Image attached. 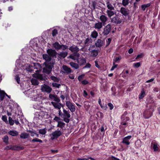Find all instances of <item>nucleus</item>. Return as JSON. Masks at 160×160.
Here are the masks:
<instances>
[{"label": "nucleus", "instance_id": "29", "mask_svg": "<svg viewBox=\"0 0 160 160\" xmlns=\"http://www.w3.org/2000/svg\"><path fill=\"white\" fill-rule=\"evenodd\" d=\"M29 136V135L26 132H22L20 135V137L22 139H25L27 138Z\"/></svg>", "mask_w": 160, "mask_h": 160}, {"label": "nucleus", "instance_id": "33", "mask_svg": "<svg viewBox=\"0 0 160 160\" xmlns=\"http://www.w3.org/2000/svg\"><path fill=\"white\" fill-rule=\"evenodd\" d=\"M65 123L61 121L58 122L57 126V127H59L61 128V130L62 129L65 127Z\"/></svg>", "mask_w": 160, "mask_h": 160}, {"label": "nucleus", "instance_id": "38", "mask_svg": "<svg viewBox=\"0 0 160 160\" xmlns=\"http://www.w3.org/2000/svg\"><path fill=\"white\" fill-rule=\"evenodd\" d=\"M31 82L32 85H37L39 84L38 80L35 78H32L31 80Z\"/></svg>", "mask_w": 160, "mask_h": 160}, {"label": "nucleus", "instance_id": "45", "mask_svg": "<svg viewBox=\"0 0 160 160\" xmlns=\"http://www.w3.org/2000/svg\"><path fill=\"white\" fill-rule=\"evenodd\" d=\"M127 124V123H126V122L122 121L121 123V126H121L122 128H125L126 127V125Z\"/></svg>", "mask_w": 160, "mask_h": 160}, {"label": "nucleus", "instance_id": "57", "mask_svg": "<svg viewBox=\"0 0 160 160\" xmlns=\"http://www.w3.org/2000/svg\"><path fill=\"white\" fill-rule=\"evenodd\" d=\"M15 79L18 84L20 83V78L18 75H16L15 77Z\"/></svg>", "mask_w": 160, "mask_h": 160}, {"label": "nucleus", "instance_id": "21", "mask_svg": "<svg viewBox=\"0 0 160 160\" xmlns=\"http://www.w3.org/2000/svg\"><path fill=\"white\" fill-rule=\"evenodd\" d=\"M103 24L100 22H98L95 24L94 28L98 30H100L102 27Z\"/></svg>", "mask_w": 160, "mask_h": 160}, {"label": "nucleus", "instance_id": "49", "mask_svg": "<svg viewBox=\"0 0 160 160\" xmlns=\"http://www.w3.org/2000/svg\"><path fill=\"white\" fill-rule=\"evenodd\" d=\"M32 141V142H38L40 143L42 142V141L41 140L39 139L38 138H34L33 139Z\"/></svg>", "mask_w": 160, "mask_h": 160}, {"label": "nucleus", "instance_id": "48", "mask_svg": "<svg viewBox=\"0 0 160 160\" xmlns=\"http://www.w3.org/2000/svg\"><path fill=\"white\" fill-rule=\"evenodd\" d=\"M2 120L5 122L6 123H8V121L7 120V117L6 115L2 116Z\"/></svg>", "mask_w": 160, "mask_h": 160}, {"label": "nucleus", "instance_id": "14", "mask_svg": "<svg viewBox=\"0 0 160 160\" xmlns=\"http://www.w3.org/2000/svg\"><path fill=\"white\" fill-rule=\"evenodd\" d=\"M80 57V54L78 52H74L69 56L70 58L73 60H76L77 61L79 60V58Z\"/></svg>", "mask_w": 160, "mask_h": 160}, {"label": "nucleus", "instance_id": "51", "mask_svg": "<svg viewBox=\"0 0 160 160\" xmlns=\"http://www.w3.org/2000/svg\"><path fill=\"white\" fill-rule=\"evenodd\" d=\"M53 100L54 101L56 102H59L60 101L59 98H58L56 95Z\"/></svg>", "mask_w": 160, "mask_h": 160}, {"label": "nucleus", "instance_id": "25", "mask_svg": "<svg viewBox=\"0 0 160 160\" xmlns=\"http://www.w3.org/2000/svg\"><path fill=\"white\" fill-rule=\"evenodd\" d=\"M72 52H78L79 51V48L77 46L72 45L69 48Z\"/></svg>", "mask_w": 160, "mask_h": 160}, {"label": "nucleus", "instance_id": "7", "mask_svg": "<svg viewBox=\"0 0 160 160\" xmlns=\"http://www.w3.org/2000/svg\"><path fill=\"white\" fill-rule=\"evenodd\" d=\"M23 149V148L20 147L17 145L15 146H6L5 149L6 150H22Z\"/></svg>", "mask_w": 160, "mask_h": 160}, {"label": "nucleus", "instance_id": "63", "mask_svg": "<svg viewBox=\"0 0 160 160\" xmlns=\"http://www.w3.org/2000/svg\"><path fill=\"white\" fill-rule=\"evenodd\" d=\"M91 66V64L89 63H87L86 64L85 66L83 68H90Z\"/></svg>", "mask_w": 160, "mask_h": 160}, {"label": "nucleus", "instance_id": "28", "mask_svg": "<svg viewBox=\"0 0 160 160\" xmlns=\"http://www.w3.org/2000/svg\"><path fill=\"white\" fill-rule=\"evenodd\" d=\"M92 39L90 38H87L84 41V43L86 46L89 45L92 42Z\"/></svg>", "mask_w": 160, "mask_h": 160}, {"label": "nucleus", "instance_id": "31", "mask_svg": "<svg viewBox=\"0 0 160 160\" xmlns=\"http://www.w3.org/2000/svg\"><path fill=\"white\" fill-rule=\"evenodd\" d=\"M58 57L60 58H65L68 55V52H60L58 54Z\"/></svg>", "mask_w": 160, "mask_h": 160}, {"label": "nucleus", "instance_id": "13", "mask_svg": "<svg viewBox=\"0 0 160 160\" xmlns=\"http://www.w3.org/2000/svg\"><path fill=\"white\" fill-rule=\"evenodd\" d=\"M111 29V26L110 24L107 25L104 28L103 34L104 35H107L110 32Z\"/></svg>", "mask_w": 160, "mask_h": 160}, {"label": "nucleus", "instance_id": "17", "mask_svg": "<svg viewBox=\"0 0 160 160\" xmlns=\"http://www.w3.org/2000/svg\"><path fill=\"white\" fill-rule=\"evenodd\" d=\"M36 91L33 90H30L27 91V94H28V97L32 98L35 94H36Z\"/></svg>", "mask_w": 160, "mask_h": 160}, {"label": "nucleus", "instance_id": "24", "mask_svg": "<svg viewBox=\"0 0 160 160\" xmlns=\"http://www.w3.org/2000/svg\"><path fill=\"white\" fill-rule=\"evenodd\" d=\"M32 99L35 101H39L41 100V95L39 93H37L36 92V94H35V95L34 96Z\"/></svg>", "mask_w": 160, "mask_h": 160}, {"label": "nucleus", "instance_id": "56", "mask_svg": "<svg viewBox=\"0 0 160 160\" xmlns=\"http://www.w3.org/2000/svg\"><path fill=\"white\" fill-rule=\"evenodd\" d=\"M118 65L117 64H115V63H114V62H113V65H112L111 68V71L113 70L115 68H116L117 67Z\"/></svg>", "mask_w": 160, "mask_h": 160}, {"label": "nucleus", "instance_id": "3", "mask_svg": "<svg viewBox=\"0 0 160 160\" xmlns=\"http://www.w3.org/2000/svg\"><path fill=\"white\" fill-rule=\"evenodd\" d=\"M62 134V132L61 129L59 130V128H58L57 130L52 132V134L50 135L51 139V140H53L55 138H57L61 136Z\"/></svg>", "mask_w": 160, "mask_h": 160}, {"label": "nucleus", "instance_id": "9", "mask_svg": "<svg viewBox=\"0 0 160 160\" xmlns=\"http://www.w3.org/2000/svg\"><path fill=\"white\" fill-rule=\"evenodd\" d=\"M72 71L70 68L65 65L62 66V72L63 73L68 74L70 73Z\"/></svg>", "mask_w": 160, "mask_h": 160}, {"label": "nucleus", "instance_id": "18", "mask_svg": "<svg viewBox=\"0 0 160 160\" xmlns=\"http://www.w3.org/2000/svg\"><path fill=\"white\" fill-rule=\"evenodd\" d=\"M104 44L103 41L101 39H98L95 42V46L98 48H101Z\"/></svg>", "mask_w": 160, "mask_h": 160}, {"label": "nucleus", "instance_id": "39", "mask_svg": "<svg viewBox=\"0 0 160 160\" xmlns=\"http://www.w3.org/2000/svg\"><path fill=\"white\" fill-rule=\"evenodd\" d=\"M135 146L137 148H139L142 145L141 141L140 140H137L135 143Z\"/></svg>", "mask_w": 160, "mask_h": 160}, {"label": "nucleus", "instance_id": "22", "mask_svg": "<svg viewBox=\"0 0 160 160\" xmlns=\"http://www.w3.org/2000/svg\"><path fill=\"white\" fill-rule=\"evenodd\" d=\"M51 103L53 106L54 108L58 109H60L62 106V104L59 102H52Z\"/></svg>", "mask_w": 160, "mask_h": 160}, {"label": "nucleus", "instance_id": "10", "mask_svg": "<svg viewBox=\"0 0 160 160\" xmlns=\"http://www.w3.org/2000/svg\"><path fill=\"white\" fill-rule=\"evenodd\" d=\"M110 19L111 22L117 24H120L122 22V20L117 16L111 18Z\"/></svg>", "mask_w": 160, "mask_h": 160}, {"label": "nucleus", "instance_id": "32", "mask_svg": "<svg viewBox=\"0 0 160 160\" xmlns=\"http://www.w3.org/2000/svg\"><path fill=\"white\" fill-rule=\"evenodd\" d=\"M106 4L107 7L108 8V10H114V8L112 6L111 3L109 2H107Z\"/></svg>", "mask_w": 160, "mask_h": 160}, {"label": "nucleus", "instance_id": "41", "mask_svg": "<svg viewBox=\"0 0 160 160\" xmlns=\"http://www.w3.org/2000/svg\"><path fill=\"white\" fill-rule=\"evenodd\" d=\"M98 103L99 104L102 108L104 109H106L107 108V107L106 104H105L104 106H103L102 105L101 101L100 99H99Z\"/></svg>", "mask_w": 160, "mask_h": 160}, {"label": "nucleus", "instance_id": "55", "mask_svg": "<svg viewBox=\"0 0 160 160\" xmlns=\"http://www.w3.org/2000/svg\"><path fill=\"white\" fill-rule=\"evenodd\" d=\"M50 79L55 82H57L58 81V79L56 77L54 76H51L50 77Z\"/></svg>", "mask_w": 160, "mask_h": 160}, {"label": "nucleus", "instance_id": "37", "mask_svg": "<svg viewBox=\"0 0 160 160\" xmlns=\"http://www.w3.org/2000/svg\"><path fill=\"white\" fill-rule=\"evenodd\" d=\"M98 36V33L95 30L93 31L91 33V36L92 38H96Z\"/></svg>", "mask_w": 160, "mask_h": 160}, {"label": "nucleus", "instance_id": "35", "mask_svg": "<svg viewBox=\"0 0 160 160\" xmlns=\"http://www.w3.org/2000/svg\"><path fill=\"white\" fill-rule=\"evenodd\" d=\"M8 133L13 136H17L18 134V132L16 131H10Z\"/></svg>", "mask_w": 160, "mask_h": 160}, {"label": "nucleus", "instance_id": "15", "mask_svg": "<svg viewBox=\"0 0 160 160\" xmlns=\"http://www.w3.org/2000/svg\"><path fill=\"white\" fill-rule=\"evenodd\" d=\"M158 146H159L157 143L152 142L151 143V147L153 149L155 152L160 151Z\"/></svg>", "mask_w": 160, "mask_h": 160}, {"label": "nucleus", "instance_id": "20", "mask_svg": "<svg viewBox=\"0 0 160 160\" xmlns=\"http://www.w3.org/2000/svg\"><path fill=\"white\" fill-rule=\"evenodd\" d=\"M128 113L127 112H125L122 115L121 119L122 121L126 122L129 120V118L127 116Z\"/></svg>", "mask_w": 160, "mask_h": 160}, {"label": "nucleus", "instance_id": "8", "mask_svg": "<svg viewBox=\"0 0 160 160\" xmlns=\"http://www.w3.org/2000/svg\"><path fill=\"white\" fill-rule=\"evenodd\" d=\"M153 110L152 108H150L145 111L143 113V115L146 118H148L150 117L152 115Z\"/></svg>", "mask_w": 160, "mask_h": 160}, {"label": "nucleus", "instance_id": "11", "mask_svg": "<svg viewBox=\"0 0 160 160\" xmlns=\"http://www.w3.org/2000/svg\"><path fill=\"white\" fill-rule=\"evenodd\" d=\"M120 12L123 15L125 16H128L130 13V11L128 9L124 7L121 8L120 9Z\"/></svg>", "mask_w": 160, "mask_h": 160}, {"label": "nucleus", "instance_id": "12", "mask_svg": "<svg viewBox=\"0 0 160 160\" xmlns=\"http://www.w3.org/2000/svg\"><path fill=\"white\" fill-rule=\"evenodd\" d=\"M48 54L52 58H56V55L57 53L55 50L52 49H48L47 51Z\"/></svg>", "mask_w": 160, "mask_h": 160}, {"label": "nucleus", "instance_id": "5", "mask_svg": "<svg viewBox=\"0 0 160 160\" xmlns=\"http://www.w3.org/2000/svg\"><path fill=\"white\" fill-rule=\"evenodd\" d=\"M66 105L71 112H73L75 111L76 110L75 107V105L73 103L69 101H66Z\"/></svg>", "mask_w": 160, "mask_h": 160}, {"label": "nucleus", "instance_id": "2", "mask_svg": "<svg viewBox=\"0 0 160 160\" xmlns=\"http://www.w3.org/2000/svg\"><path fill=\"white\" fill-rule=\"evenodd\" d=\"M88 50L90 53V56L92 57H96L98 54V51L96 49L95 45H91Z\"/></svg>", "mask_w": 160, "mask_h": 160}, {"label": "nucleus", "instance_id": "34", "mask_svg": "<svg viewBox=\"0 0 160 160\" xmlns=\"http://www.w3.org/2000/svg\"><path fill=\"white\" fill-rule=\"evenodd\" d=\"M69 65L73 68L75 69H78L79 68V65L73 62H70L69 63Z\"/></svg>", "mask_w": 160, "mask_h": 160}, {"label": "nucleus", "instance_id": "58", "mask_svg": "<svg viewBox=\"0 0 160 160\" xmlns=\"http://www.w3.org/2000/svg\"><path fill=\"white\" fill-rule=\"evenodd\" d=\"M60 120L61 118H60L57 116H55L54 118L53 119V120L57 122L58 123V122H60Z\"/></svg>", "mask_w": 160, "mask_h": 160}, {"label": "nucleus", "instance_id": "40", "mask_svg": "<svg viewBox=\"0 0 160 160\" xmlns=\"http://www.w3.org/2000/svg\"><path fill=\"white\" fill-rule=\"evenodd\" d=\"M8 122L10 125H13L14 123V121L12 120V118L10 117L8 118Z\"/></svg>", "mask_w": 160, "mask_h": 160}, {"label": "nucleus", "instance_id": "30", "mask_svg": "<svg viewBox=\"0 0 160 160\" xmlns=\"http://www.w3.org/2000/svg\"><path fill=\"white\" fill-rule=\"evenodd\" d=\"M39 115L42 118H47L48 114L47 112L40 111L39 112Z\"/></svg>", "mask_w": 160, "mask_h": 160}, {"label": "nucleus", "instance_id": "43", "mask_svg": "<svg viewBox=\"0 0 160 160\" xmlns=\"http://www.w3.org/2000/svg\"><path fill=\"white\" fill-rule=\"evenodd\" d=\"M3 141L7 144H8V137L7 136H5L3 138Z\"/></svg>", "mask_w": 160, "mask_h": 160}, {"label": "nucleus", "instance_id": "52", "mask_svg": "<svg viewBox=\"0 0 160 160\" xmlns=\"http://www.w3.org/2000/svg\"><path fill=\"white\" fill-rule=\"evenodd\" d=\"M140 65L141 63L140 62L135 63L133 64V66L136 68H138L140 66Z\"/></svg>", "mask_w": 160, "mask_h": 160}, {"label": "nucleus", "instance_id": "50", "mask_svg": "<svg viewBox=\"0 0 160 160\" xmlns=\"http://www.w3.org/2000/svg\"><path fill=\"white\" fill-rule=\"evenodd\" d=\"M121 57H118L115 58V59L113 60V62L114 63L119 62L121 59Z\"/></svg>", "mask_w": 160, "mask_h": 160}, {"label": "nucleus", "instance_id": "6", "mask_svg": "<svg viewBox=\"0 0 160 160\" xmlns=\"http://www.w3.org/2000/svg\"><path fill=\"white\" fill-rule=\"evenodd\" d=\"M52 90V88L50 87L45 84L41 86V90L42 92H45L48 94L51 92Z\"/></svg>", "mask_w": 160, "mask_h": 160}, {"label": "nucleus", "instance_id": "16", "mask_svg": "<svg viewBox=\"0 0 160 160\" xmlns=\"http://www.w3.org/2000/svg\"><path fill=\"white\" fill-rule=\"evenodd\" d=\"M132 138L131 136H128L123 138L122 143L125 144L126 145H129L130 144V142L129 140Z\"/></svg>", "mask_w": 160, "mask_h": 160}, {"label": "nucleus", "instance_id": "44", "mask_svg": "<svg viewBox=\"0 0 160 160\" xmlns=\"http://www.w3.org/2000/svg\"><path fill=\"white\" fill-rule=\"evenodd\" d=\"M68 48V46L63 44H62L61 45L60 49H62V50H65Z\"/></svg>", "mask_w": 160, "mask_h": 160}, {"label": "nucleus", "instance_id": "27", "mask_svg": "<svg viewBox=\"0 0 160 160\" xmlns=\"http://www.w3.org/2000/svg\"><path fill=\"white\" fill-rule=\"evenodd\" d=\"M61 45L58 42H55L52 44V46L57 50H58L60 49Z\"/></svg>", "mask_w": 160, "mask_h": 160}, {"label": "nucleus", "instance_id": "53", "mask_svg": "<svg viewBox=\"0 0 160 160\" xmlns=\"http://www.w3.org/2000/svg\"><path fill=\"white\" fill-rule=\"evenodd\" d=\"M58 34V31L56 29H54L52 32V36L53 37L55 36Z\"/></svg>", "mask_w": 160, "mask_h": 160}, {"label": "nucleus", "instance_id": "62", "mask_svg": "<svg viewBox=\"0 0 160 160\" xmlns=\"http://www.w3.org/2000/svg\"><path fill=\"white\" fill-rule=\"evenodd\" d=\"M108 106L109 107L110 110H112L113 108V105L111 103H108Z\"/></svg>", "mask_w": 160, "mask_h": 160}, {"label": "nucleus", "instance_id": "61", "mask_svg": "<svg viewBox=\"0 0 160 160\" xmlns=\"http://www.w3.org/2000/svg\"><path fill=\"white\" fill-rule=\"evenodd\" d=\"M56 95L52 94H49V97L50 99H53Z\"/></svg>", "mask_w": 160, "mask_h": 160}, {"label": "nucleus", "instance_id": "47", "mask_svg": "<svg viewBox=\"0 0 160 160\" xmlns=\"http://www.w3.org/2000/svg\"><path fill=\"white\" fill-rule=\"evenodd\" d=\"M145 94V93L144 91L142 90L141 91V93L139 95V98L140 99H142L144 96Z\"/></svg>", "mask_w": 160, "mask_h": 160}, {"label": "nucleus", "instance_id": "36", "mask_svg": "<svg viewBox=\"0 0 160 160\" xmlns=\"http://www.w3.org/2000/svg\"><path fill=\"white\" fill-rule=\"evenodd\" d=\"M77 62L79 63L81 65H82L86 63V60L83 58L78 60Z\"/></svg>", "mask_w": 160, "mask_h": 160}, {"label": "nucleus", "instance_id": "54", "mask_svg": "<svg viewBox=\"0 0 160 160\" xmlns=\"http://www.w3.org/2000/svg\"><path fill=\"white\" fill-rule=\"evenodd\" d=\"M52 85L53 87L58 88H59L60 86H61L60 84L56 83H52Z\"/></svg>", "mask_w": 160, "mask_h": 160}, {"label": "nucleus", "instance_id": "60", "mask_svg": "<svg viewBox=\"0 0 160 160\" xmlns=\"http://www.w3.org/2000/svg\"><path fill=\"white\" fill-rule=\"evenodd\" d=\"M84 76V75L82 74L81 75H79L78 77V79L79 81H81L82 79H83V78Z\"/></svg>", "mask_w": 160, "mask_h": 160}, {"label": "nucleus", "instance_id": "19", "mask_svg": "<svg viewBox=\"0 0 160 160\" xmlns=\"http://www.w3.org/2000/svg\"><path fill=\"white\" fill-rule=\"evenodd\" d=\"M99 19L101 21V22H102L103 25L106 23V22L107 21L108 18L107 17L103 15H101L99 17Z\"/></svg>", "mask_w": 160, "mask_h": 160}, {"label": "nucleus", "instance_id": "4", "mask_svg": "<svg viewBox=\"0 0 160 160\" xmlns=\"http://www.w3.org/2000/svg\"><path fill=\"white\" fill-rule=\"evenodd\" d=\"M63 120L66 123H68L70 121L69 118L70 117V115L68 111L65 109L63 110Z\"/></svg>", "mask_w": 160, "mask_h": 160}, {"label": "nucleus", "instance_id": "59", "mask_svg": "<svg viewBox=\"0 0 160 160\" xmlns=\"http://www.w3.org/2000/svg\"><path fill=\"white\" fill-rule=\"evenodd\" d=\"M111 38H108V40L106 41V46H108L111 43Z\"/></svg>", "mask_w": 160, "mask_h": 160}, {"label": "nucleus", "instance_id": "46", "mask_svg": "<svg viewBox=\"0 0 160 160\" xmlns=\"http://www.w3.org/2000/svg\"><path fill=\"white\" fill-rule=\"evenodd\" d=\"M39 132L40 134L42 135L45 134L46 132V131L45 129H40Z\"/></svg>", "mask_w": 160, "mask_h": 160}, {"label": "nucleus", "instance_id": "1", "mask_svg": "<svg viewBox=\"0 0 160 160\" xmlns=\"http://www.w3.org/2000/svg\"><path fill=\"white\" fill-rule=\"evenodd\" d=\"M42 58L46 61L44 63V67L43 68V72L47 74H49L52 70L55 64V60L51 59V58L48 54H43Z\"/></svg>", "mask_w": 160, "mask_h": 160}, {"label": "nucleus", "instance_id": "26", "mask_svg": "<svg viewBox=\"0 0 160 160\" xmlns=\"http://www.w3.org/2000/svg\"><path fill=\"white\" fill-rule=\"evenodd\" d=\"M113 10H107L106 11V13L108 17L110 18L111 17L114 15L116 12L113 11Z\"/></svg>", "mask_w": 160, "mask_h": 160}, {"label": "nucleus", "instance_id": "42", "mask_svg": "<svg viewBox=\"0 0 160 160\" xmlns=\"http://www.w3.org/2000/svg\"><path fill=\"white\" fill-rule=\"evenodd\" d=\"M129 4V2L128 0H122V4L124 6H126Z\"/></svg>", "mask_w": 160, "mask_h": 160}, {"label": "nucleus", "instance_id": "23", "mask_svg": "<svg viewBox=\"0 0 160 160\" xmlns=\"http://www.w3.org/2000/svg\"><path fill=\"white\" fill-rule=\"evenodd\" d=\"M32 76L41 80H45V77L42 74H33Z\"/></svg>", "mask_w": 160, "mask_h": 160}, {"label": "nucleus", "instance_id": "64", "mask_svg": "<svg viewBox=\"0 0 160 160\" xmlns=\"http://www.w3.org/2000/svg\"><path fill=\"white\" fill-rule=\"evenodd\" d=\"M81 83L83 85H86L88 83V82L86 80H84L81 81Z\"/></svg>", "mask_w": 160, "mask_h": 160}]
</instances>
